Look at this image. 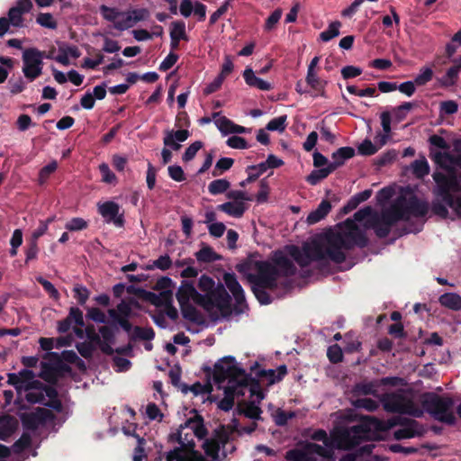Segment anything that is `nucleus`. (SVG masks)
<instances>
[{
	"instance_id": "obj_18",
	"label": "nucleus",
	"mask_w": 461,
	"mask_h": 461,
	"mask_svg": "<svg viewBox=\"0 0 461 461\" xmlns=\"http://www.w3.org/2000/svg\"><path fill=\"white\" fill-rule=\"evenodd\" d=\"M190 136L188 130H166L164 131L163 143L166 147H168L174 150H179L181 148V142L185 141Z\"/></svg>"
},
{
	"instance_id": "obj_60",
	"label": "nucleus",
	"mask_w": 461,
	"mask_h": 461,
	"mask_svg": "<svg viewBox=\"0 0 461 461\" xmlns=\"http://www.w3.org/2000/svg\"><path fill=\"white\" fill-rule=\"evenodd\" d=\"M227 145L232 149H248V143L244 138L239 136L230 137L227 141Z\"/></svg>"
},
{
	"instance_id": "obj_56",
	"label": "nucleus",
	"mask_w": 461,
	"mask_h": 461,
	"mask_svg": "<svg viewBox=\"0 0 461 461\" xmlns=\"http://www.w3.org/2000/svg\"><path fill=\"white\" fill-rule=\"evenodd\" d=\"M269 194V186L265 179H262L259 184V191L256 195V200L258 203H263L267 201Z\"/></svg>"
},
{
	"instance_id": "obj_42",
	"label": "nucleus",
	"mask_w": 461,
	"mask_h": 461,
	"mask_svg": "<svg viewBox=\"0 0 461 461\" xmlns=\"http://www.w3.org/2000/svg\"><path fill=\"white\" fill-rule=\"evenodd\" d=\"M36 22L41 26L48 28V29H56L58 26L56 20L53 18L52 14L50 13L40 14L36 18Z\"/></svg>"
},
{
	"instance_id": "obj_8",
	"label": "nucleus",
	"mask_w": 461,
	"mask_h": 461,
	"mask_svg": "<svg viewBox=\"0 0 461 461\" xmlns=\"http://www.w3.org/2000/svg\"><path fill=\"white\" fill-rule=\"evenodd\" d=\"M254 269L256 274H250L249 278L254 285L255 295L263 304L270 303L269 296L263 289H274L277 286L281 276H292L295 272L293 262L282 251L274 253L272 262H255Z\"/></svg>"
},
{
	"instance_id": "obj_43",
	"label": "nucleus",
	"mask_w": 461,
	"mask_h": 461,
	"mask_svg": "<svg viewBox=\"0 0 461 461\" xmlns=\"http://www.w3.org/2000/svg\"><path fill=\"white\" fill-rule=\"evenodd\" d=\"M286 115H282L279 117H276L272 119L267 124V130L274 131H279L282 132L286 128Z\"/></svg>"
},
{
	"instance_id": "obj_47",
	"label": "nucleus",
	"mask_w": 461,
	"mask_h": 461,
	"mask_svg": "<svg viewBox=\"0 0 461 461\" xmlns=\"http://www.w3.org/2000/svg\"><path fill=\"white\" fill-rule=\"evenodd\" d=\"M99 170L102 176V181L106 184H115L116 176L112 172L109 166L106 163L99 165Z\"/></svg>"
},
{
	"instance_id": "obj_57",
	"label": "nucleus",
	"mask_w": 461,
	"mask_h": 461,
	"mask_svg": "<svg viewBox=\"0 0 461 461\" xmlns=\"http://www.w3.org/2000/svg\"><path fill=\"white\" fill-rule=\"evenodd\" d=\"M458 104L456 101L448 100L440 104V113L446 115H451L457 112Z\"/></svg>"
},
{
	"instance_id": "obj_58",
	"label": "nucleus",
	"mask_w": 461,
	"mask_h": 461,
	"mask_svg": "<svg viewBox=\"0 0 461 461\" xmlns=\"http://www.w3.org/2000/svg\"><path fill=\"white\" fill-rule=\"evenodd\" d=\"M167 171H168L169 176L176 182H182L185 179L184 170L180 166H177V165L169 166L167 168Z\"/></svg>"
},
{
	"instance_id": "obj_62",
	"label": "nucleus",
	"mask_w": 461,
	"mask_h": 461,
	"mask_svg": "<svg viewBox=\"0 0 461 461\" xmlns=\"http://www.w3.org/2000/svg\"><path fill=\"white\" fill-rule=\"evenodd\" d=\"M87 317L95 322L104 323L106 317L104 312L100 309L93 307L87 310Z\"/></svg>"
},
{
	"instance_id": "obj_3",
	"label": "nucleus",
	"mask_w": 461,
	"mask_h": 461,
	"mask_svg": "<svg viewBox=\"0 0 461 461\" xmlns=\"http://www.w3.org/2000/svg\"><path fill=\"white\" fill-rule=\"evenodd\" d=\"M432 159L447 172L435 171L432 175L436 183L432 212L441 218H447L449 207L461 219V182L456 176V170L461 169V152L454 155L447 151H437L432 154Z\"/></svg>"
},
{
	"instance_id": "obj_22",
	"label": "nucleus",
	"mask_w": 461,
	"mask_h": 461,
	"mask_svg": "<svg viewBox=\"0 0 461 461\" xmlns=\"http://www.w3.org/2000/svg\"><path fill=\"white\" fill-rule=\"evenodd\" d=\"M330 209L331 204L329 201H321L317 209L309 213L307 216V222L309 224H315L319 222L330 212Z\"/></svg>"
},
{
	"instance_id": "obj_54",
	"label": "nucleus",
	"mask_w": 461,
	"mask_h": 461,
	"mask_svg": "<svg viewBox=\"0 0 461 461\" xmlns=\"http://www.w3.org/2000/svg\"><path fill=\"white\" fill-rule=\"evenodd\" d=\"M327 356L330 362L339 363L343 358V353L339 345H332L327 350Z\"/></svg>"
},
{
	"instance_id": "obj_50",
	"label": "nucleus",
	"mask_w": 461,
	"mask_h": 461,
	"mask_svg": "<svg viewBox=\"0 0 461 461\" xmlns=\"http://www.w3.org/2000/svg\"><path fill=\"white\" fill-rule=\"evenodd\" d=\"M203 148V142L200 140H196L194 143H192L185 151L183 154V160L187 162L192 160L196 153Z\"/></svg>"
},
{
	"instance_id": "obj_59",
	"label": "nucleus",
	"mask_w": 461,
	"mask_h": 461,
	"mask_svg": "<svg viewBox=\"0 0 461 461\" xmlns=\"http://www.w3.org/2000/svg\"><path fill=\"white\" fill-rule=\"evenodd\" d=\"M31 442V436L27 433H23L22 437L14 444V449L15 452H22L30 447Z\"/></svg>"
},
{
	"instance_id": "obj_1",
	"label": "nucleus",
	"mask_w": 461,
	"mask_h": 461,
	"mask_svg": "<svg viewBox=\"0 0 461 461\" xmlns=\"http://www.w3.org/2000/svg\"><path fill=\"white\" fill-rule=\"evenodd\" d=\"M428 212L427 202L419 200L413 194L402 195L381 214L370 206L362 208L354 214L353 219H347L336 229L321 233L312 242L305 243L302 249L289 247L288 253L302 267L322 259L342 263L349 249L355 246H366V230L373 229L378 237L384 238L389 234L393 224L399 220L423 217Z\"/></svg>"
},
{
	"instance_id": "obj_30",
	"label": "nucleus",
	"mask_w": 461,
	"mask_h": 461,
	"mask_svg": "<svg viewBox=\"0 0 461 461\" xmlns=\"http://www.w3.org/2000/svg\"><path fill=\"white\" fill-rule=\"evenodd\" d=\"M170 38L171 40H184L187 41V35L185 32V24L182 21L173 22L170 25Z\"/></svg>"
},
{
	"instance_id": "obj_5",
	"label": "nucleus",
	"mask_w": 461,
	"mask_h": 461,
	"mask_svg": "<svg viewBox=\"0 0 461 461\" xmlns=\"http://www.w3.org/2000/svg\"><path fill=\"white\" fill-rule=\"evenodd\" d=\"M399 422V419L380 420L372 416H366L357 425L348 428H339L333 431L330 440L326 431L319 429L315 431L312 439L322 441L323 447L331 449L333 457V447L339 449H350L360 444L375 439L381 431L387 430Z\"/></svg>"
},
{
	"instance_id": "obj_61",
	"label": "nucleus",
	"mask_w": 461,
	"mask_h": 461,
	"mask_svg": "<svg viewBox=\"0 0 461 461\" xmlns=\"http://www.w3.org/2000/svg\"><path fill=\"white\" fill-rule=\"evenodd\" d=\"M133 334L136 338L145 339V340L152 339L155 335L154 331L151 328H141V327H135Z\"/></svg>"
},
{
	"instance_id": "obj_27",
	"label": "nucleus",
	"mask_w": 461,
	"mask_h": 461,
	"mask_svg": "<svg viewBox=\"0 0 461 461\" xmlns=\"http://www.w3.org/2000/svg\"><path fill=\"white\" fill-rule=\"evenodd\" d=\"M334 171V167L330 164L326 167L313 170L308 176L307 181L311 185H317L321 180L326 178L330 173Z\"/></svg>"
},
{
	"instance_id": "obj_12",
	"label": "nucleus",
	"mask_w": 461,
	"mask_h": 461,
	"mask_svg": "<svg viewBox=\"0 0 461 461\" xmlns=\"http://www.w3.org/2000/svg\"><path fill=\"white\" fill-rule=\"evenodd\" d=\"M317 456L333 458L330 447H323L315 443H307L301 448L289 450L285 456L289 461H317Z\"/></svg>"
},
{
	"instance_id": "obj_49",
	"label": "nucleus",
	"mask_w": 461,
	"mask_h": 461,
	"mask_svg": "<svg viewBox=\"0 0 461 461\" xmlns=\"http://www.w3.org/2000/svg\"><path fill=\"white\" fill-rule=\"evenodd\" d=\"M58 168L57 161L53 160L45 167H43L39 174V182L40 184H43L49 178V176L56 171Z\"/></svg>"
},
{
	"instance_id": "obj_64",
	"label": "nucleus",
	"mask_w": 461,
	"mask_h": 461,
	"mask_svg": "<svg viewBox=\"0 0 461 461\" xmlns=\"http://www.w3.org/2000/svg\"><path fill=\"white\" fill-rule=\"evenodd\" d=\"M357 149L361 155H365V156L373 155L377 151V149L375 148V146L369 140H364L358 146Z\"/></svg>"
},
{
	"instance_id": "obj_32",
	"label": "nucleus",
	"mask_w": 461,
	"mask_h": 461,
	"mask_svg": "<svg viewBox=\"0 0 461 461\" xmlns=\"http://www.w3.org/2000/svg\"><path fill=\"white\" fill-rule=\"evenodd\" d=\"M197 261L210 263L219 259V256L210 247H203L194 254Z\"/></svg>"
},
{
	"instance_id": "obj_51",
	"label": "nucleus",
	"mask_w": 461,
	"mask_h": 461,
	"mask_svg": "<svg viewBox=\"0 0 461 461\" xmlns=\"http://www.w3.org/2000/svg\"><path fill=\"white\" fill-rule=\"evenodd\" d=\"M233 162L234 160L230 158H220L215 165V168L212 172V175L216 176H219L222 171L230 169L232 167Z\"/></svg>"
},
{
	"instance_id": "obj_63",
	"label": "nucleus",
	"mask_w": 461,
	"mask_h": 461,
	"mask_svg": "<svg viewBox=\"0 0 461 461\" xmlns=\"http://www.w3.org/2000/svg\"><path fill=\"white\" fill-rule=\"evenodd\" d=\"M68 318L72 321V323H75L79 327H83L85 325L83 312L78 308H70Z\"/></svg>"
},
{
	"instance_id": "obj_7",
	"label": "nucleus",
	"mask_w": 461,
	"mask_h": 461,
	"mask_svg": "<svg viewBox=\"0 0 461 461\" xmlns=\"http://www.w3.org/2000/svg\"><path fill=\"white\" fill-rule=\"evenodd\" d=\"M213 382L224 397L218 404L223 411L230 410L235 397L243 396L248 390L249 378L246 372L240 368L232 357L220 359L214 366Z\"/></svg>"
},
{
	"instance_id": "obj_24",
	"label": "nucleus",
	"mask_w": 461,
	"mask_h": 461,
	"mask_svg": "<svg viewBox=\"0 0 461 461\" xmlns=\"http://www.w3.org/2000/svg\"><path fill=\"white\" fill-rule=\"evenodd\" d=\"M454 65L449 68L441 78V84L445 86H454L461 70V57L453 60Z\"/></svg>"
},
{
	"instance_id": "obj_53",
	"label": "nucleus",
	"mask_w": 461,
	"mask_h": 461,
	"mask_svg": "<svg viewBox=\"0 0 461 461\" xmlns=\"http://www.w3.org/2000/svg\"><path fill=\"white\" fill-rule=\"evenodd\" d=\"M73 291L78 303L85 304L90 294L89 290L84 285H76Z\"/></svg>"
},
{
	"instance_id": "obj_4",
	"label": "nucleus",
	"mask_w": 461,
	"mask_h": 461,
	"mask_svg": "<svg viewBox=\"0 0 461 461\" xmlns=\"http://www.w3.org/2000/svg\"><path fill=\"white\" fill-rule=\"evenodd\" d=\"M384 409L388 412L408 414L416 418L421 417L426 411L436 420L447 424L456 421L454 412V401L450 397L439 396L436 393L425 394L420 408L411 399V394L399 390L394 393H384L380 398Z\"/></svg>"
},
{
	"instance_id": "obj_10",
	"label": "nucleus",
	"mask_w": 461,
	"mask_h": 461,
	"mask_svg": "<svg viewBox=\"0 0 461 461\" xmlns=\"http://www.w3.org/2000/svg\"><path fill=\"white\" fill-rule=\"evenodd\" d=\"M229 202L217 206V209L234 218H241L249 209L247 202L253 200V196L242 190H231L226 194Z\"/></svg>"
},
{
	"instance_id": "obj_13",
	"label": "nucleus",
	"mask_w": 461,
	"mask_h": 461,
	"mask_svg": "<svg viewBox=\"0 0 461 461\" xmlns=\"http://www.w3.org/2000/svg\"><path fill=\"white\" fill-rule=\"evenodd\" d=\"M23 427L36 429L53 419L51 411L46 408L36 407L20 413Z\"/></svg>"
},
{
	"instance_id": "obj_16",
	"label": "nucleus",
	"mask_w": 461,
	"mask_h": 461,
	"mask_svg": "<svg viewBox=\"0 0 461 461\" xmlns=\"http://www.w3.org/2000/svg\"><path fill=\"white\" fill-rule=\"evenodd\" d=\"M212 119L214 124L223 135H228L230 133H247L250 131V130L248 128L235 124L227 117L221 116L220 113H213Z\"/></svg>"
},
{
	"instance_id": "obj_15",
	"label": "nucleus",
	"mask_w": 461,
	"mask_h": 461,
	"mask_svg": "<svg viewBox=\"0 0 461 461\" xmlns=\"http://www.w3.org/2000/svg\"><path fill=\"white\" fill-rule=\"evenodd\" d=\"M156 288L159 290L158 295L155 296L153 303L157 305H169L173 303V290L175 283L169 277H161L156 284Z\"/></svg>"
},
{
	"instance_id": "obj_11",
	"label": "nucleus",
	"mask_w": 461,
	"mask_h": 461,
	"mask_svg": "<svg viewBox=\"0 0 461 461\" xmlns=\"http://www.w3.org/2000/svg\"><path fill=\"white\" fill-rule=\"evenodd\" d=\"M45 52L36 48H28L23 51V73L29 81H33L42 73Z\"/></svg>"
},
{
	"instance_id": "obj_21",
	"label": "nucleus",
	"mask_w": 461,
	"mask_h": 461,
	"mask_svg": "<svg viewBox=\"0 0 461 461\" xmlns=\"http://www.w3.org/2000/svg\"><path fill=\"white\" fill-rule=\"evenodd\" d=\"M17 426V420L9 415H0V439L5 440L9 438Z\"/></svg>"
},
{
	"instance_id": "obj_14",
	"label": "nucleus",
	"mask_w": 461,
	"mask_h": 461,
	"mask_svg": "<svg viewBox=\"0 0 461 461\" xmlns=\"http://www.w3.org/2000/svg\"><path fill=\"white\" fill-rule=\"evenodd\" d=\"M120 205L113 201L97 203V211L104 221L119 228L124 224L123 213L120 212Z\"/></svg>"
},
{
	"instance_id": "obj_52",
	"label": "nucleus",
	"mask_w": 461,
	"mask_h": 461,
	"mask_svg": "<svg viewBox=\"0 0 461 461\" xmlns=\"http://www.w3.org/2000/svg\"><path fill=\"white\" fill-rule=\"evenodd\" d=\"M244 415L253 420H258L260 418L261 410L254 402H250L245 405L242 410Z\"/></svg>"
},
{
	"instance_id": "obj_48",
	"label": "nucleus",
	"mask_w": 461,
	"mask_h": 461,
	"mask_svg": "<svg viewBox=\"0 0 461 461\" xmlns=\"http://www.w3.org/2000/svg\"><path fill=\"white\" fill-rule=\"evenodd\" d=\"M131 20V27L138 22L145 21L149 17V12L146 8L133 9L129 11Z\"/></svg>"
},
{
	"instance_id": "obj_2",
	"label": "nucleus",
	"mask_w": 461,
	"mask_h": 461,
	"mask_svg": "<svg viewBox=\"0 0 461 461\" xmlns=\"http://www.w3.org/2000/svg\"><path fill=\"white\" fill-rule=\"evenodd\" d=\"M207 429L200 415L186 420L168 435V441L179 446L166 453V461H216L229 441L230 429L224 426L205 438Z\"/></svg>"
},
{
	"instance_id": "obj_17",
	"label": "nucleus",
	"mask_w": 461,
	"mask_h": 461,
	"mask_svg": "<svg viewBox=\"0 0 461 461\" xmlns=\"http://www.w3.org/2000/svg\"><path fill=\"white\" fill-rule=\"evenodd\" d=\"M32 3L31 0H17L16 5L8 12V21L14 27H22L23 24V14L31 11Z\"/></svg>"
},
{
	"instance_id": "obj_36",
	"label": "nucleus",
	"mask_w": 461,
	"mask_h": 461,
	"mask_svg": "<svg viewBox=\"0 0 461 461\" xmlns=\"http://www.w3.org/2000/svg\"><path fill=\"white\" fill-rule=\"evenodd\" d=\"M411 169L413 174L418 177L421 178L429 173V166L426 158L416 159L411 164Z\"/></svg>"
},
{
	"instance_id": "obj_19",
	"label": "nucleus",
	"mask_w": 461,
	"mask_h": 461,
	"mask_svg": "<svg viewBox=\"0 0 461 461\" xmlns=\"http://www.w3.org/2000/svg\"><path fill=\"white\" fill-rule=\"evenodd\" d=\"M224 282L230 292L232 294L236 303L242 306L245 303L244 291L237 281L236 276L233 274L227 273L224 275Z\"/></svg>"
},
{
	"instance_id": "obj_31",
	"label": "nucleus",
	"mask_w": 461,
	"mask_h": 461,
	"mask_svg": "<svg viewBox=\"0 0 461 461\" xmlns=\"http://www.w3.org/2000/svg\"><path fill=\"white\" fill-rule=\"evenodd\" d=\"M374 444H366L361 447L357 453H347L343 455L339 461H363V454H370L374 448Z\"/></svg>"
},
{
	"instance_id": "obj_37",
	"label": "nucleus",
	"mask_w": 461,
	"mask_h": 461,
	"mask_svg": "<svg viewBox=\"0 0 461 461\" xmlns=\"http://www.w3.org/2000/svg\"><path fill=\"white\" fill-rule=\"evenodd\" d=\"M306 82L315 91L322 90L326 85V82L319 77L316 70H307Z\"/></svg>"
},
{
	"instance_id": "obj_23",
	"label": "nucleus",
	"mask_w": 461,
	"mask_h": 461,
	"mask_svg": "<svg viewBox=\"0 0 461 461\" xmlns=\"http://www.w3.org/2000/svg\"><path fill=\"white\" fill-rule=\"evenodd\" d=\"M355 155L354 149L350 147L339 148L332 154V161L329 164L334 167V170L342 166L344 162Z\"/></svg>"
},
{
	"instance_id": "obj_26",
	"label": "nucleus",
	"mask_w": 461,
	"mask_h": 461,
	"mask_svg": "<svg viewBox=\"0 0 461 461\" xmlns=\"http://www.w3.org/2000/svg\"><path fill=\"white\" fill-rule=\"evenodd\" d=\"M287 373V368L285 365L278 366L276 369H268L263 371L262 375L267 379L269 385L281 381Z\"/></svg>"
},
{
	"instance_id": "obj_6",
	"label": "nucleus",
	"mask_w": 461,
	"mask_h": 461,
	"mask_svg": "<svg viewBox=\"0 0 461 461\" xmlns=\"http://www.w3.org/2000/svg\"><path fill=\"white\" fill-rule=\"evenodd\" d=\"M198 287L203 294L195 289L193 282L183 280L177 290L176 298L185 315L193 311L191 303L200 305L207 311L223 312L229 309L230 297L223 285L216 286L212 277L202 275Z\"/></svg>"
},
{
	"instance_id": "obj_41",
	"label": "nucleus",
	"mask_w": 461,
	"mask_h": 461,
	"mask_svg": "<svg viewBox=\"0 0 461 461\" xmlns=\"http://www.w3.org/2000/svg\"><path fill=\"white\" fill-rule=\"evenodd\" d=\"M172 265V260L168 255L160 256L158 259L154 260L151 265L147 267L148 270L155 268L160 270H167Z\"/></svg>"
},
{
	"instance_id": "obj_55",
	"label": "nucleus",
	"mask_w": 461,
	"mask_h": 461,
	"mask_svg": "<svg viewBox=\"0 0 461 461\" xmlns=\"http://www.w3.org/2000/svg\"><path fill=\"white\" fill-rule=\"evenodd\" d=\"M36 280L43 286L44 290L50 295V297L56 300L59 298V293L50 281L41 276L36 277Z\"/></svg>"
},
{
	"instance_id": "obj_29",
	"label": "nucleus",
	"mask_w": 461,
	"mask_h": 461,
	"mask_svg": "<svg viewBox=\"0 0 461 461\" xmlns=\"http://www.w3.org/2000/svg\"><path fill=\"white\" fill-rule=\"evenodd\" d=\"M376 388V382L360 383L355 385L353 393L357 396L375 395Z\"/></svg>"
},
{
	"instance_id": "obj_46",
	"label": "nucleus",
	"mask_w": 461,
	"mask_h": 461,
	"mask_svg": "<svg viewBox=\"0 0 461 461\" xmlns=\"http://www.w3.org/2000/svg\"><path fill=\"white\" fill-rule=\"evenodd\" d=\"M412 103H404L393 109V115L397 122H401L405 119L407 113L413 108Z\"/></svg>"
},
{
	"instance_id": "obj_40",
	"label": "nucleus",
	"mask_w": 461,
	"mask_h": 461,
	"mask_svg": "<svg viewBox=\"0 0 461 461\" xmlns=\"http://www.w3.org/2000/svg\"><path fill=\"white\" fill-rule=\"evenodd\" d=\"M340 26H341L340 22L336 21V22L331 23L325 31L321 32V34H320L321 40L323 41H329L331 39L339 36Z\"/></svg>"
},
{
	"instance_id": "obj_35",
	"label": "nucleus",
	"mask_w": 461,
	"mask_h": 461,
	"mask_svg": "<svg viewBox=\"0 0 461 461\" xmlns=\"http://www.w3.org/2000/svg\"><path fill=\"white\" fill-rule=\"evenodd\" d=\"M99 332L104 340L103 343H100V348L102 351L106 354H112L113 348L109 345V342L112 341L113 337L112 330L106 326H103L100 328Z\"/></svg>"
},
{
	"instance_id": "obj_9",
	"label": "nucleus",
	"mask_w": 461,
	"mask_h": 461,
	"mask_svg": "<svg viewBox=\"0 0 461 461\" xmlns=\"http://www.w3.org/2000/svg\"><path fill=\"white\" fill-rule=\"evenodd\" d=\"M8 384L14 386L21 400L25 399L30 403H41L55 409L60 406L56 390L34 380L32 370L23 369L18 374H9Z\"/></svg>"
},
{
	"instance_id": "obj_39",
	"label": "nucleus",
	"mask_w": 461,
	"mask_h": 461,
	"mask_svg": "<svg viewBox=\"0 0 461 461\" xmlns=\"http://www.w3.org/2000/svg\"><path fill=\"white\" fill-rule=\"evenodd\" d=\"M352 403L356 408L364 409L368 411H374L379 407L378 402L370 398H357L353 400Z\"/></svg>"
},
{
	"instance_id": "obj_38",
	"label": "nucleus",
	"mask_w": 461,
	"mask_h": 461,
	"mask_svg": "<svg viewBox=\"0 0 461 461\" xmlns=\"http://www.w3.org/2000/svg\"><path fill=\"white\" fill-rule=\"evenodd\" d=\"M113 26L118 30H126L131 27V15L128 12H119L113 23Z\"/></svg>"
},
{
	"instance_id": "obj_28",
	"label": "nucleus",
	"mask_w": 461,
	"mask_h": 461,
	"mask_svg": "<svg viewBox=\"0 0 461 461\" xmlns=\"http://www.w3.org/2000/svg\"><path fill=\"white\" fill-rule=\"evenodd\" d=\"M417 422L411 421L405 427L398 429L394 431V438L398 440L414 438L418 431L416 430Z\"/></svg>"
},
{
	"instance_id": "obj_44",
	"label": "nucleus",
	"mask_w": 461,
	"mask_h": 461,
	"mask_svg": "<svg viewBox=\"0 0 461 461\" xmlns=\"http://www.w3.org/2000/svg\"><path fill=\"white\" fill-rule=\"evenodd\" d=\"M87 227H88V222L80 217L72 218L65 225V228L69 231H78V230H85Z\"/></svg>"
},
{
	"instance_id": "obj_45",
	"label": "nucleus",
	"mask_w": 461,
	"mask_h": 461,
	"mask_svg": "<svg viewBox=\"0 0 461 461\" xmlns=\"http://www.w3.org/2000/svg\"><path fill=\"white\" fill-rule=\"evenodd\" d=\"M432 69L428 67H423L416 76L414 82L417 86H424L432 79Z\"/></svg>"
},
{
	"instance_id": "obj_33",
	"label": "nucleus",
	"mask_w": 461,
	"mask_h": 461,
	"mask_svg": "<svg viewBox=\"0 0 461 461\" xmlns=\"http://www.w3.org/2000/svg\"><path fill=\"white\" fill-rule=\"evenodd\" d=\"M380 119L384 134H380L378 137L380 138L381 146H383L386 143V140L391 133V115L388 112H384L380 115Z\"/></svg>"
},
{
	"instance_id": "obj_20",
	"label": "nucleus",
	"mask_w": 461,
	"mask_h": 461,
	"mask_svg": "<svg viewBox=\"0 0 461 461\" xmlns=\"http://www.w3.org/2000/svg\"><path fill=\"white\" fill-rule=\"evenodd\" d=\"M243 77L246 84L251 87L258 88L262 91L272 89V85L262 78L258 77L252 68H247L243 72Z\"/></svg>"
},
{
	"instance_id": "obj_25",
	"label": "nucleus",
	"mask_w": 461,
	"mask_h": 461,
	"mask_svg": "<svg viewBox=\"0 0 461 461\" xmlns=\"http://www.w3.org/2000/svg\"><path fill=\"white\" fill-rule=\"evenodd\" d=\"M438 301L441 305L452 311L461 310V296L457 294L446 293L439 297Z\"/></svg>"
},
{
	"instance_id": "obj_34",
	"label": "nucleus",
	"mask_w": 461,
	"mask_h": 461,
	"mask_svg": "<svg viewBox=\"0 0 461 461\" xmlns=\"http://www.w3.org/2000/svg\"><path fill=\"white\" fill-rule=\"evenodd\" d=\"M230 182L227 179H216L212 181L208 185V191L211 194L216 195L223 194L230 188Z\"/></svg>"
}]
</instances>
